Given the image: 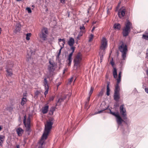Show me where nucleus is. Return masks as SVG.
I'll use <instances>...</instances> for the list:
<instances>
[{
    "instance_id": "aec40b11",
    "label": "nucleus",
    "mask_w": 148,
    "mask_h": 148,
    "mask_svg": "<svg viewBox=\"0 0 148 148\" xmlns=\"http://www.w3.org/2000/svg\"><path fill=\"white\" fill-rule=\"evenodd\" d=\"M121 25L119 23H115L114 25V28L115 29L119 30L120 29Z\"/></svg>"
},
{
    "instance_id": "f8f14e48",
    "label": "nucleus",
    "mask_w": 148,
    "mask_h": 148,
    "mask_svg": "<svg viewBox=\"0 0 148 148\" xmlns=\"http://www.w3.org/2000/svg\"><path fill=\"white\" fill-rule=\"evenodd\" d=\"M126 10L123 8L120 9L118 11V14L120 18H122L123 17L125 14Z\"/></svg>"
},
{
    "instance_id": "72a5a7b5",
    "label": "nucleus",
    "mask_w": 148,
    "mask_h": 148,
    "mask_svg": "<svg viewBox=\"0 0 148 148\" xmlns=\"http://www.w3.org/2000/svg\"><path fill=\"white\" fill-rule=\"evenodd\" d=\"M65 43L62 42V43H60V42H59V44L60 45V47H61V49H62L64 46V45L65 44Z\"/></svg>"
},
{
    "instance_id": "c03bdc74",
    "label": "nucleus",
    "mask_w": 148,
    "mask_h": 148,
    "mask_svg": "<svg viewBox=\"0 0 148 148\" xmlns=\"http://www.w3.org/2000/svg\"><path fill=\"white\" fill-rule=\"evenodd\" d=\"M55 110V108L54 107H52L50 110V112H52V113H53V111Z\"/></svg>"
},
{
    "instance_id": "052dcab7",
    "label": "nucleus",
    "mask_w": 148,
    "mask_h": 148,
    "mask_svg": "<svg viewBox=\"0 0 148 148\" xmlns=\"http://www.w3.org/2000/svg\"><path fill=\"white\" fill-rule=\"evenodd\" d=\"M2 129V127L1 126H0V131H1V130Z\"/></svg>"
},
{
    "instance_id": "6e6d98bb",
    "label": "nucleus",
    "mask_w": 148,
    "mask_h": 148,
    "mask_svg": "<svg viewBox=\"0 0 148 148\" xmlns=\"http://www.w3.org/2000/svg\"><path fill=\"white\" fill-rule=\"evenodd\" d=\"M146 73L147 75H148V69L146 70Z\"/></svg>"
},
{
    "instance_id": "5fc2aeb1",
    "label": "nucleus",
    "mask_w": 148,
    "mask_h": 148,
    "mask_svg": "<svg viewBox=\"0 0 148 148\" xmlns=\"http://www.w3.org/2000/svg\"><path fill=\"white\" fill-rule=\"evenodd\" d=\"M16 148H20L19 145H17L16 146Z\"/></svg>"
},
{
    "instance_id": "393cba45",
    "label": "nucleus",
    "mask_w": 148,
    "mask_h": 148,
    "mask_svg": "<svg viewBox=\"0 0 148 148\" xmlns=\"http://www.w3.org/2000/svg\"><path fill=\"white\" fill-rule=\"evenodd\" d=\"M21 25L20 24L18 23L16 25V32H19L21 29Z\"/></svg>"
},
{
    "instance_id": "69168bd1",
    "label": "nucleus",
    "mask_w": 148,
    "mask_h": 148,
    "mask_svg": "<svg viewBox=\"0 0 148 148\" xmlns=\"http://www.w3.org/2000/svg\"><path fill=\"white\" fill-rule=\"evenodd\" d=\"M75 80H74V82H75Z\"/></svg>"
},
{
    "instance_id": "473e14b6",
    "label": "nucleus",
    "mask_w": 148,
    "mask_h": 148,
    "mask_svg": "<svg viewBox=\"0 0 148 148\" xmlns=\"http://www.w3.org/2000/svg\"><path fill=\"white\" fill-rule=\"evenodd\" d=\"M142 37L144 39L148 40V35L146 34H143Z\"/></svg>"
},
{
    "instance_id": "a211bd4d",
    "label": "nucleus",
    "mask_w": 148,
    "mask_h": 148,
    "mask_svg": "<svg viewBox=\"0 0 148 148\" xmlns=\"http://www.w3.org/2000/svg\"><path fill=\"white\" fill-rule=\"evenodd\" d=\"M6 69L7 73V75L8 77L12 76L13 74L12 69L8 68H6Z\"/></svg>"
},
{
    "instance_id": "6e6552de",
    "label": "nucleus",
    "mask_w": 148,
    "mask_h": 148,
    "mask_svg": "<svg viewBox=\"0 0 148 148\" xmlns=\"http://www.w3.org/2000/svg\"><path fill=\"white\" fill-rule=\"evenodd\" d=\"M23 123L26 127V130L27 131H29L30 129V120L29 117L27 119L26 122V116H25L23 119Z\"/></svg>"
},
{
    "instance_id": "49530a36",
    "label": "nucleus",
    "mask_w": 148,
    "mask_h": 148,
    "mask_svg": "<svg viewBox=\"0 0 148 148\" xmlns=\"http://www.w3.org/2000/svg\"><path fill=\"white\" fill-rule=\"evenodd\" d=\"M64 99L63 98H60L59 99L58 102H61L62 101H63Z\"/></svg>"
},
{
    "instance_id": "4d7b16f0",
    "label": "nucleus",
    "mask_w": 148,
    "mask_h": 148,
    "mask_svg": "<svg viewBox=\"0 0 148 148\" xmlns=\"http://www.w3.org/2000/svg\"><path fill=\"white\" fill-rule=\"evenodd\" d=\"M2 31V29L0 27V34H1V31Z\"/></svg>"
},
{
    "instance_id": "8fccbe9b",
    "label": "nucleus",
    "mask_w": 148,
    "mask_h": 148,
    "mask_svg": "<svg viewBox=\"0 0 148 148\" xmlns=\"http://www.w3.org/2000/svg\"><path fill=\"white\" fill-rule=\"evenodd\" d=\"M44 83H47V82L46 78L44 79Z\"/></svg>"
},
{
    "instance_id": "58836bf2",
    "label": "nucleus",
    "mask_w": 148,
    "mask_h": 148,
    "mask_svg": "<svg viewBox=\"0 0 148 148\" xmlns=\"http://www.w3.org/2000/svg\"><path fill=\"white\" fill-rule=\"evenodd\" d=\"M71 47V49L72 50V52H71V53H73L74 52L75 47H73V46Z\"/></svg>"
},
{
    "instance_id": "f704fd0d",
    "label": "nucleus",
    "mask_w": 148,
    "mask_h": 148,
    "mask_svg": "<svg viewBox=\"0 0 148 148\" xmlns=\"http://www.w3.org/2000/svg\"><path fill=\"white\" fill-rule=\"evenodd\" d=\"M58 40L59 42H61L62 41V42H64V43H65V38H59Z\"/></svg>"
},
{
    "instance_id": "9d476101",
    "label": "nucleus",
    "mask_w": 148,
    "mask_h": 148,
    "mask_svg": "<svg viewBox=\"0 0 148 148\" xmlns=\"http://www.w3.org/2000/svg\"><path fill=\"white\" fill-rule=\"evenodd\" d=\"M50 65L48 67V70L49 72L50 73H53L54 71L55 68L56 67V64L54 62H51V61H49Z\"/></svg>"
},
{
    "instance_id": "de8ad7c7",
    "label": "nucleus",
    "mask_w": 148,
    "mask_h": 148,
    "mask_svg": "<svg viewBox=\"0 0 148 148\" xmlns=\"http://www.w3.org/2000/svg\"><path fill=\"white\" fill-rule=\"evenodd\" d=\"M147 52L146 53V58L148 59V48L147 49Z\"/></svg>"
},
{
    "instance_id": "a18cd8bd",
    "label": "nucleus",
    "mask_w": 148,
    "mask_h": 148,
    "mask_svg": "<svg viewBox=\"0 0 148 148\" xmlns=\"http://www.w3.org/2000/svg\"><path fill=\"white\" fill-rule=\"evenodd\" d=\"M73 77H71L69 79V82H70V83H71L73 81Z\"/></svg>"
},
{
    "instance_id": "3c124183",
    "label": "nucleus",
    "mask_w": 148,
    "mask_h": 148,
    "mask_svg": "<svg viewBox=\"0 0 148 148\" xmlns=\"http://www.w3.org/2000/svg\"><path fill=\"white\" fill-rule=\"evenodd\" d=\"M145 92L148 94V88H145Z\"/></svg>"
},
{
    "instance_id": "f3484780",
    "label": "nucleus",
    "mask_w": 148,
    "mask_h": 148,
    "mask_svg": "<svg viewBox=\"0 0 148 148\" xmlns=\"http://www.w3.org/2000/svg\"><path fill=\"white\" fill-rule=\"evenodd\" d=\"M16 132L18 136H22V134L23 133L24 131L21 128L19 127L16 130Z\"/></svg>"
},
{
    "instance_id": "a19ab883",
    "label": "nucleus",
    "mask_w": 148,
    "mask_h": 148,
    "mask_svg": "<svg viewBox=\"0 0 148 148\" xmlns=\"http://www.w3.org/2000/svg\"><path fill=\"white\" fill-rule=\"evenodd\" d=\"M79 29L80 30V31H82V30L85 29V27L84 26H80Z\"/></svg>"
},
{
    "instance_id": "2eb2a0df",
    "label": "nucleus",
    "mask_w": 148,
    "mask_h": 148,
    "mask_svg": "<svg viewBox=\"0 0 148 148\" xmlns=\"http://www.w3.org/2000/svg\"><path fill=\"white\" fill-rule=\"evenodd\" d=\"M120 98L119 93L114 92V99L116 101H119Z\"/></svg>"
},
{
    "instance_id": "13d9d810",
    "label": "nucleus",
    "mask_w": 148,
    "mask_h": 148,
    "mask_svg": "<svg viewBox=\"0 0 148 148\" xmlns=\"http://www.w3.org/2000/svg\"><path fill=\"white\" fill-rule=\"evenodd\" d=\"M66 70V69H64V70H63V74L65 73Z\"/></svg>"
},
{
    "instance_id": "c85d7f7f",
    "label": "nucleus",
    "mask_w": 148,
    "mask_h": 148,
    "mask_svg": "<svg viewBox=\"0 0 148 148\" xmlns=\"http://www.w3.org/2000/svg\"><path fill=\"white\" fill-rule=\"evenodd\" d=\"M94 35L92 34H91L89 37L88 41L90 42L93 39Z\"/></svg>"
},
{
    "instance_id": "f257e3e1",
    "label": "nucleus",
    "mask_w": 148,
    "mask_h": 148,
    "mask_svg": "<svg viewBox=\"0 0 148 148\" xmlns=\"http://www.w3.org/2000/svg\"><path fill=\"white\" fill-rule=\"evenodd\" d=\"M53 124V122L49 120V121H47L46 124L45 125L44 132L39 142L40 145L39 146L38 148H43V145L44 144L45 141L47 138V137L51 129Z\"/></svg>"
},
{
    "instance_id": "864d4df0",
    "label": "nucleus",
    "mask_w": 148,
    "mask_h": 148,
    "mask_svg": "<svg viewBox=\"0 0 148 148\" xmlns=\"http://www.w3.org/2000/svg\"><path fill=\"white\" fill-rule=\"evenodd\" d=\"M103 110H100L99 111H98L97 113V114H99V113H101L103 111Z\"/></svg>"
},
{
    "instance_id": "412c9836",
    "label": "nucleus",
    "mask_w": 148,
    "mask_h": 148,
    "mask_svg": "<svg viewBox=\"0 0 148 148\" xmlns=\"http://www.w3.org/2000/svg\"><path fill=\"white\" fill-rule=\"evenodd\" d=\"M119 91L120 88L118 85V84H116L115 85L114 92L119 93Z\"/></svg>"
},
{
    "instance_id": "79ce46f5",
    "label": "nucleus",
    "mask_w": 148,
    "mask_h": 148,
    "mask_svg": "<svg viewBox=\"0 0 148 148\" xmlns=\"http://www.w3.org/2000/svg\"><path fill=\"white\" fill-rule=\"evenodd\" d=\"M107 8H108V10H107V12L108 14L110 12V11H109V10H110L111 9V7H110L109 8L108 7Z\"/></svg>"
},
{
    "instance_id": "ea45409f",
    "label": "nucleus",
    "mask_w": 148,
    "mask_h": 148,
    "mask_svg": "<svg viewBox=\"0 0 148 148\" xmlns=\"http://www.w3.org/2000/svg\"><path fill=\"white\" fill-rule=\"evenodd\" d=\"M72 61V60H66L67 62L68 61V65L69 66L71 65Z\"/></svg>"
},
{
    "instance_id": "603ef678",
    "label": "nucleus",
    "mask_w": 148,
    "mask_h": 148,
    "mask_svg": "<svg viewBox=\"0 0 148 148\" xmlns=\"http://www.w3.org/2000/svg\"><path fill=\"white\" fill-rule=\"evenodd\" d=\"M26 94H27L26 93H23V97H26Z\"/></svg>"
},
{
    "instance_id": "7ed1b4c3",
    "label": "nucleus",
    "mask_w": 148,
    "mask_h": 148,
    "mask_svg": "<svg viewBox=\"0 0 148 148\" xmlns=\"http://www.w3.org/2000/svg\"><path fill=\"white\" fill-rule=\"evenodd\" d=\"M120 44L121 45L119 47V49L122 53V58L123 60H125L128 51L127 46L126 44L123 42H121Z\"/></svg>"
},
{
    "instance_id": "f03ea898",
    "label": "nucleus",
    "mask_w": 148,
    "mask_h": 148,
    "mask_svg": "<svg viewBox=\"0 0 148 148\" xmlns=\"http://www.w3.org/2000/svg\"><path fill=\"white\" fill-rule=\"evenodd\" d=\"M53 124V122L49 120V121H47L46 124L45 125L44 132L39 142L40 145L39 146L38 148H43V145L44 144L45 141L47 138V137L51 129Z\"/></svg>"
},
{
    "instance_id": "37998d69",
    "label": "nucleus",
    "mask_w": 148,
    "mask_h": 148,
    "mask_svg": "<svg viewBox=\"0 0 148 148\" xmlns=\"http://www.w3.org/2000/svg\"><path fill=\"white\" fill-rule=\"evenodd\" d=\"M60 2L63 4H64L65 3V0H60Z\"/></svg>"
},
{
    "instance_id": "4468645a",
    "label": "nucleus",
    "mask_w": 148,
    "mask_h": 148,
    "mask_svg": "<svg viewBox=\"0 0 148 148\" xmlns=\"http://www.w3.org/2000/svg\"><path fill=\"white\" fill-rule=\"evenodd\" d=\"M68 44L70 47H72L75 43V40L73 38H70L68 41Z\"/></svg>"
},
{
    "instance_id": "9b49d317",
    "label": "nucleus",
    "mask_w": 148,
    "mask_h": 148,
    "mask_svg": "<svg viewBox=\"0 0 148 148\" xmlns=\"http://www.w3.org/2000/svg\"><path fill=\"white\" fill-rule=\"evenodd\" d=\"M107 46V41L105 37H103L101 40V45L100 49L104 50Z\"/></svg>"
},
{
    "instance_id": "bf43d9fd",
    "label": "nucleus",
    "mask_w": 148,
    "mask_h": 148,
    "mask_svg": "<svg viewBox=\"0 0 148 148\" xmlns=\"http://www.w3.org/2000/svg\"><path fill=\"white\" fill-rule=\"evenodd\" d=\"M95 27H93L92 29V32L93 30H94V29H95Z\"/></svg>"
},
{
    "instance_id": "6ab92c4d",
    "label": "nucleus",
    "mask_w": 148,
    "mask_h": 148,
    "mask_svg": "<svg viewBox=\"0 0 148 148\" xmlns=\"http://www.w3.org/2000/svg\"><path fill=\"white\" fill-rule=\"evenodd\" d=\"M49 84H44V86H45V91L44 93V94L45 95V96L47 95V94L48 93V90L49 89Z\"/></svg>"
},
{
    "instance_id": "09e8293b",
    "label": "nucleus",
    "mask_w": 148,
    "mask_h": 148,
    "mask_svg": "<svg viewBox=\"0 0 148 148\" xmlns=\"http://www.w3.org/2000/svg\"><path fill=\"white\" fill-rule=\"evenodd\" d=\"M62 49H61V47H60V49L59 50L58 53V56H60V54L61 53V50H62Z\"/></svg>"
},
{
    "instance_id": "1a4fd4ad",
    "label": "nucleus",
    "mask_w": 148,
    "mask_h": 148,
    "mask_svg": "<svg viewBox=\"0 0 148 148\" xmlns=\"http://www.w3.org/2000/svg\"><path fill=\"white\" fill-rule=\"evenodd\" d=\"M120 112L123 118L124 119H127L126 112L124 105L123 104L120 106Z\"/></svg>"
},
{
    "instance_id": "7c9ffc66",
    "label": "nucleus",
    "mask_w": 148,
    "mask_h": 148,
    "mask_svg": "<svg viewBox=\"0 0 148 148\" xmlns=\"http://www.w3.org/2000/svg\"><path fill=\"white\" fill-rule=\"evenodd\" d=\"M40 93V92L38 90L36 91L35 92V97H36L37 98Z\"/></svg>"
},
{
    "instance_id": "4be33fe9",
    "label": "nucleus",
    "mask_w": 148,
    "mask_h": 148,
    "mask_svg": "<svg viewBox=\"0 0 148 148\" xmlns=\"http://www.w3.org/2000/svg\"><path fill=\"white\" fill-rule=\"evenodd\" d=\"M5 138V136L3 135H0V145H2V143L4 141Z\"/></svg>"
},
{
    "instance_id": "bb28decb",
    "label": "nucleus",
    "mask_w": 148,
    "mask_h": 148,
    "mask_svg": "<svg viewBox=\"0 0 148 148\" xmlns=\"http://www.w3.org/2000/svg\"><path fill=\"white\" fill-rule=\"evenodd\" d=\"M32 34L31 33H27L26 34V40H29L30 39V37H31Z\"/></svg>"
},
{
    "instance_id": "423d86ee",
    "label": "nucleus",
    "mask_w": 148,
    "mask_h": 148,
    "mask_svg": "<svg viewBox=\"0 0 148 148\" xmlns=\"http://www.w3.org/2000/svg\"><path fill=\"white\" fill-rule=\"evenodd\" d=\"M48 34V31L47 28L43 27L41 30V33L39 35V36L43 40H46Z\"/></svg>"
},
{
    "instance_id": "4c0bfd02",
    "label": "nucleus",
    "mask_w": 148,
    "mask_h": 148,
    "mask_svg": "<svg viewBox=\"0 0 148 148\" xmlns=\"http://www.w3.org/2000/svg\"><path fill=\"white\" fill-rule=\"evenodd\" d=\"M26 10L29 13H30L32 12V10L29 8L27 7L26 8Z\"/></svg>"
},
{
    "instance_id": "e2e57ef3",
    "label": "nucleus",
    "mask_w": 148,
    "mask_h": 148,
    "mask_svg": "<svg viewBox=\"0 0 148 148\" xmlns=\"http://www.w3.org/2000/svg\"><path fill=\"white\" fill-rule=\"evenodd\" d=\"M59 86V85H58L57 86L58 87Z\"/></svg>"
},
{
    "instance_id": "e433bc0d",
    "label": "nucleus",
    "mask_w": 148,
    "mask_h": 148,
    "mask_svg": "<svg viewBox=\"0 0 148 148\" xmlns=\"http://www.w3.org/2000/svg\"><path fill=\"white\" fill-rule=\"evenodd\" d=\"M54 97L53 96H52L51 97L49 98V99L48 101L49 102H50L51 101H53L54 99Z\"/></svg>"
},
{
    "instance_id": "2f4dec72",
    "label": "nucleus",
    "mask_w": 148,
    "mask_h": 148,
    "mask_svg": "<svg viewBox=\"0 0 148 148\" xmlns=\"http://www.w3.org/2000/svg\"><path fill=\"white\" fill-rule=\"evenodd\" d=\"M90 96H89V95L88 97V98L87 99V101H86V102L85 104V106H87L88 105V103H89V100H90Z\"/></svg>"
},
{
    "instance_id": "338daca9",
    "label": "nucleus",
    "mask_w": 148,
    "mask_h": 148,
    "mask_svg": "<svg viewBox=\"0 0 148 148\" xmlns=\"http://www.w3.org/2000/svg\"><path fill=\"white\" fill-rule=\"evenodd\" d=\"M100 58L101 59V57H100Z\"/></svg>"
},
{
    "instance_id": "5701e85b",
    "label": "nucleus",
    "mask_w": 148,
    "mask_h": 148,
    "mask_svg": "<svg viewBox=\"0 0 148 148\" xmlns=\"http://www.w3.org/2000/svg\"><path fill=\"white\" fill-rule=\"evenodd\" d=\"M27 101V99L26 98L23 97L21 101V104L22 106H23L26 103Z\"/></svg>"
},
{
    "instance_id": "0e129e2a",
    "label": "nucleus",
    "mask_w": 148,
    "mask_h": 148,
    "mask_svg": "<svg viewBox=\"0 0 148 148\" xmlns=\"http://www.w3.org/2000/svg\"><path fill=\"white\" fill-rule=\"evenodd\" d=\"M107 83L108 84L110 83V82H108Z\"/></svg>"
},
{
    "instance_id": "c756f323",
    "label": "nucleus",
    "mask_w": 148,
    "mask_h": 148,
    "mask_svg": "<svg viewBox=\"0 0 148 148\" xmlns=\"http://www.w3.org/2000/svg\"><path fill=\"white\" fill-rule=\"evenodd\" d=\"M84 32V31H80L79 34H78V35L77 37V38H79V37L81 36L82 35Z\"/></svg>"
},
{
    "instance_id": "20e7f679",
    "label": "nucleus",
    "mask_w": 148,
    "mask_h": 148,
    "mask_svg": "<svg viewBox=\"0 0 148 148\" xmlns=\"http://www.w3.org/2000/svg\"><path fill=\"white\" fill-rule=\"evenodd\" d=\"M133 28L132 24L128 20H127L125 24V26L123 30V36H126L128 35Z\"/></svg>"
},
{
    "instance_id": "b1692460",
    "label": "nucleus",
    "mask_w": 148,
    "mask_h": 148,
    "mask_svg": "<svg viewBox=\"0 0 148 148\" xmlns=\"http://www.w3.org/2000/svg\"><path fill=\"white\" fill-rule=\"evenodd\" d=\"M121 71H120L119 73L118 78L116 79L117 83H119L121 81Z\"/></svg>"
},
{
    "instance_id": "a878e982",
    "label": "nucleus",
    "mask_w": 148,
    "mask_h": 148,
    "mask_svg": "<svg viewBox=\"0 0 148 148\" xmlns=\"http://www.w3.org/2000/svg\"><path fill=\"white\" fill-rule=\"evenodd\" d=\"M109 84H108V85L107 86V92L106 95L108 96H109L110 93V89L109 86Z\"/></svg>"
},
{
    "instance_id": "dca6fc26",
    "label": "nucleus",
    "mask_w": 148,
    "mask_h": 148,
    "mask_svg": "<svg viewBox=\"0 0 148 148\" xmlns=\"http://www.w3.org/2000/svg\"><path fill=\"white\" fill-rule=\"evenodd\" d=\"M49 107L48 105L43 107L41 110L42 113L44 114L47 113L48 111Z\"/></svg>"
},
{
    "instance_id": "c9c22d12",
    "label": "nucleus",
    "mask_w": 148,
    "mask_h": 148,
    "mask_svg": "<svg viewBox=\"0 0 148 148\" xmlns=\"http://www.w3.org/2000/svg\"><path fill=\"white\" fill-rule=\"evenodd\" d=\"M73 53H70L68 56V58L67 60H72V56Z\"/></svg>"
},
{
    "instance_id": "cd10ccee",
    "label": "nucleus",
    "mask_w": 148,
    "mask_h": 148,
    "mask_svg": "<svg viewBox=\"0 0 148 148\" xmlns=\"http://www.w3.org/2000/svg\"><path fill=\"white\" fill-rule=\"evenodd\" d=\"M94 89V88L91 87L90 89V90L88 94V95L91 96L92 93Z\"/></svg>"
},
{
    "instance_id": "0eeeda50",
    "label": "nucleus",
    "mask_w": 148,
    "mask_h": 148,
    "mask_svg": "<svg viewBox=\"0 0 148 148\" xmlns=\"http://www.w3.org/2000/svg\"><path fill=\"white\" fill-rule=\"evenodd\" d=\"M110 113L114 116L116 117V121L118 124L119 125H121V124L122 122H125L122 119L121 117L119 115V113L118 112L116 113L115 112H112L111 111V110H110Z\"/></svg>"
},
{
    "instance_id": "ddd939ff",
    "label": "nucleus",
    "mask_w": 148,
    "mask_h": 148,
    "mask_svg": "<svg viewBox=\"0 0 148 148\" xmlns=\"http://www.w3.org/2000/svg\"><path fill=\"white\" fill-rule=\"evenodd\" d=\"M110 64L112 65V66L113 67V75L114 76V77L115 78H117V69L115 68L114 67V62L112 60L110 62Z\"/></svg>"
},
{
    "instance_id": "39448f33",
    "label": "nucleus",
    "mask_w": 148,
    "mask_h": 148,
    "mask_svg": "<svg viewBox=\"0 0 148 148\" xmlns=\"http://www.w3.org/2000/svg\"><path fill=\"white\" fill-rule=\"evenodd\" d=\"M82 59V56L80 52H79L75 56L74 59V66L76 68L80 66V63Z\"/></svg>"
},
{
    "instance_id": "680f3d73",
    "label": "nucleus",
    "mask_w": 148,
    "mask_h": 148,
    "mask_svg": "<svg viewBox=\"0 0 148 148\" xmlns=\"http://www.w3.org/2000/svg\"><path fill=\"white\" fill-rule=\"evenodd\" d=\"M32 7H34V5H32Z\"/></svg>"
}]
</instances>
